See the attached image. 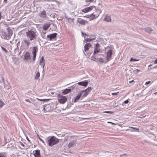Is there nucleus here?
Listing matches in <instances>:
<instances>
[{"label":"nucleus","instance_id":"5fc2aeb1","mask_svg":"<svg viewBox=\"0 0 157 157\" xmlns=\"http://www.w3.org/2000/svg\"><path fill=\"white\" fill-rule=\"evenodd\" d=\"M90 17V16L87 15L85 17H86L87 18H89Z\"/></svg>","mask_w":157,"mask_h":157},{"label":"nucleus","instance_id":"412c9836","mask_svg":"<svg viewBox=\"0 0 157 157\" xmlns=\"http://www.w3.org/2000/svg\"><path fill=\"white\" fill-rule=\"evenodd\" d=\"M71 91V90L70 89H66L62 92V93L64 94H66L70 92Z\"/></svg>","mask_w":157,"mask_h":157},{"label":"nucleus","instance_id":"f03ea898","mask_svg":"<svg viewBox=\"0 0 157 157\" xmlns=\"http://www.w3.org/2000/svg\"><path fill=\"white\" fill-rule=\"evenodd\" d=\"M27 36L30 38V39H36V32L32 30L29 31L26 33Z\"/></svg>","mask_w":157,"mask_h":157},{"label":"nucleus","instance_id":"c85d7f7f","mask_svg":"<svg viewBox=\"0 0 157 157\" xmlns=\"http://www.w3.org/2000/svg\"><path fill=\"white\" fill-rule=\"evenodd\" d=\"M19 147L20 148H21V146L22 147L21 148V149H24V148L25 147V145L21 142H20V144L19 145Z\"/></svg>","mask_w":157,"mask_h":157},{"label":"nucleus","instance_id":"f3484780","mask_svg":"<svg viewBox=\"0 0 157 157\" xmlns=\"http://www.w3.org/2000/svg\"><path fill=\"white\" fill-rule=\"evenodd\" d=\"M56 35L57 34L56 33H54L47 35V37L48 38H50V39H52L55 38L56 36Z\"/></svg>","mask_w":157,"mask_h":157},{"label":"nucleus","instance_id":"c756f323","mask_svg":"<svg viewBox=\"0 0 157 157\" xmlns=\"http://www.w3.org/2000/svg\"><path fill=\"white\" fill-rule=\"evenodd\" d=\"M37 99L39 101L44 102L48 101L50 100L49 99H40L38 98H37Z\"/></svg>","mask_w":157,"mask_h":157},{"label":"nucleus","instance_id":"dca6fc26","mask_svg":"<svg viewBox=\"0 0 157 157\" xmlns=\"http://www.w3.org/2000/svg\"><path fill=\"white\" fill-rule=\"evenodd\" d=\"M78 22L80 24L84 25L86 23H88V22L85 20L79 19L78 20Z\"/></svg>","mask_w":157,"mask_h":157},{"label":"nucleus","instance_id":"2eb2a0df","mask_svg":"<svg viewBox=\"0 0 157 157\" xmlns=\"http://www.w3.org/2000/svg\"><path fill=\"white\" fill-rule=\"evenodd\" d=\"M144 30L146 32L148 33H153V29L149 27L145 28Z\"/></svg>","mask_w":157,"mask_h":157},{"label":"nucleus","instance_id":"4468645a","mask_svg":"<svg viewBox=\"0 0 157 157\" xmlns=\"http://www.w3.org/2000/svg\"><path fill=\"white\" fill-rule=\"evenodd\" d=\"M91 47V45L90 43L86 44L84 46V50L85 52H86L89 50L90 48Z\"/></svg>","mask_w":157,"mask_h":157},{"label":"nucleus","instance_id":"13d9d810","mask_svg":"<svg viewBox=\"0 0 157 157\" xmlns=\"http://www.w3.org/2000/svg\"><path fill=\"white\" fill-rule=\"evenodd\" d=\"M111 124H112V125H113L115 124H114V123H112H112Z\"/></svg>","mask_w":157,"mask_h":157},{"label":"nucleus","instance_id":"69168bd1","mask_svg":"<svg viewBox=\"0 0 157 157\" xmlns=\"http://www.w3.org/2000/svg\"><path fill=\"white\" fill-rule=\"evenodd\" d=\"M90 4V3H89L88 4V5H89Z\"/></svg>","mask_w":157,"mask_h":157},{"label":"nucleus","instance_id":"7ed1b4c3","mask_svg":"<svg viewBox=\"0 0 157 157\" xmlns=\"http://www.w3.org/2000/svg\"><path fill=\"white\" fill-rule=\"evenodd\" d=\"M59 101L60 103L64 104L67 100V98L65 96H61L60 94L58 95Z\"/></svg>","mask_w":157,"mask_h":157},{"label":"nucleus","instance_id":"49530a36","mask_svg":"<svg viewBox=\"0 0 157 157\" xmlns=\"http://www.w3.org/2000/svg\"><path fill=\"white\" fill-rule=\"evenodd\" d=\"M128 102V100H125L124 102V103L125 104H127Z\"/></svg>","mask_w":157,"mask_h":157},{"label":"nucleus","instance_id":"de8ad7c7","mask_svg":"<svg viewBox=\"0 0 157 157\" xmlns=\"http://www.w3.org/2000/svg\"><path fill=\"white\" fill-rule=\"evenodd\" d=\"M135 71L136 72L138 73L140 71V70L138 69H136L135 70Z\"/></svg>","mask_w":157,"mask_h":157},{"label":"nucleus","instance_id":"ddd939ff","mask_svg":"<svg viewBox=\"0 0 157 157\" xmlns=\"http://www.w3.org/2000/svg\"><path fill=\"white\" fill-rule=\"evenodd\" d=\"M24 59L26 60H29L31 59L30 55L29 52H27L25 54L24 56Z\"/></svg>","mask_w":157,"mask_h":157},{"label":"nucleus","instance_id":"3c124183","mask_svg":"<svg viewBox=\"0 0 157 157\" xmlns=\"http://www.w3.org/2000/svg\"><path fill=\"white\" fill-rule=\"evenodd\" d=\"M25 101H27V102H30L29 101V99H25Z\"/></svg>","mask_w":157,"mask_h":157},{"label":"nucleus","instance_id":"e433bc0d","mask_svg":"<svg viewBox=\"0 0 157 157\" xmlns=\"http://www.w3.org/2000/svg\"><path fill=\"white\" fill-rule=\"evenodd\" d=\"M37 138L40 140L41 141L42 143H43L44 144H45V143L44 142V141L41 139L40 138V137H39V136L38 135H37Z\"/></svg>","mask_w":157,"mask_h":157},{"label":"nucleus","instance_id":"8fccbe9b","mask_svg":"<svg viewBox=\"0 0 157 157\" xmlns=\"http://www.w3.org/2000/svg\"><path fill=\"white\" fill-rule=\"evenodd\" d=\"M151 82V81H149L148 82H146L145 83V84H148L149 83H150Z\"/></svg>","mask_w":157,"mask_h":157},{"label":"nucleus","instance_id":"a19ab883","mask_svg":"<svg viewBox=\"0 0 157 157\" xmlns=\"http://www.w3.org/2000/svg\"><path fill=\"white\" fill-rule=\"evenodd\" d=\"M44 61V56H42V57H41V61H40V63H42V62H43V61Z\"/></svg>","mask_w":157,"mask_h":157},{"label":"nucleus","instance_id":"6e6552de","mask_svg":"<svg viewBox=\"0 0 157 157\" xmlns=\"http://www.w3.org/2000/svg\"><path fill=\"white\" fill-rule=\"evenodd\" d=\"M100 51L99 45L98 44H97L95 46V48L94 51V55H96V54L100 52Z\"/></svg>","mask_w":157,"mask_h":157},{"label":"nucleus","instance_id":"0eeeda50","mask_svg":"<svg viewBox=\"0 0 157 157\" xmlns=\"http://www.w3.org/2000/svg\"><path fill=\"white\" fill-rule=\"evenodd\" d=\"M37 48L35 47L33 48L32 51V53L33 55V60L35 61L36 59V54L37 52Z\"/></svg>","mask_w":157,"mask_h":157},{"label":"nucleus","instance_id":"4c0bfd02","mask_svg":"<svg viewBox=\"0 0 157 157\" xmlns=\"http://www.w3.org/2000/svg\"><path fill=\"white\" fill-rule=\"evenodd\" d=\"M1 47L3 51H5V52H6V53L8 52V51L7 50H6V48H4V47H3L2 46H1Z\"/></svg>","mask_w":157,"mask_h":157},{"label":"nucleus","instance_id":"4be33fe9","mask_svg":"<svg viewBox=\"0 0 157 157\" xmlns=\"http://www.w3.org/2000/svg\"><path fill=\"white\" fill-rule=\"evenodd\" d=\"M75 144V141H71L68 145V147L69 148L73 147Z\"/></svg>","mask_w":157,"mask_h":157},{"label":"nucleus","instance_id":"680f3d73","mask_svg":"<svg viewBox=\"0 0 157 157\" xmlns=\"http://www.w3.org/2000/svg\"><path fill=\"white\" fill-rule=\"evenodd\" d=\"M108 123H112V122H108Z\"/></svg>","mask_w":157,"mask_h":157},{"label":"nucleus","instance_id":"20e7f679","mask_svg":"<svg viewBox=\"0 0 157 157\" xmlns=\"http://www.w3.org/2000/svg\"><path fill=\"white\" fill-rule=\"evenodd\" d=\"M112 54V50L111 49H110L107 52L106 56V59L107 61L105 62V63L109 61L111 59V56Z\"/></svg>","mask_w":157,"mask_h":157},{"label":"nucleus","instance_id":"603ef678","mask_svg":"<svg viewBox=\"0 0 157 157\" xmlns=\"http://www.w3.org/2000/svg\"><path fill=\"white\" fill-rule=\"evenodd\" d=\"M134 82V80H132V81H129V82L130 83H132V82Z\"/></svg>","mask_w":157,"mask_h":157},{"label":"nucleus","instance_id":"a18cd8bd","mask_svg":"<svg viewBox=\"0 0 157 157\" xmlns=\"http://www.w3.org/2000/svg\"><path fill=\"white\" fill-rule=\"evenodd\" d=\"M118 93V92H117V93H112V95H116Z\"/></svg>","mask_w":157,"mask_h":157},{"label":"nucleus","instance_id":"9d476101","mask_svg":"<svg viewBox=\"0 0 157 157\" xmlns=\"http://www.w3.org/2000/svg\"><path fill=\"white\" fill-rule=\"evenodd\" d=\"M39 15L42 18H45L47 17L46 13L44 10L40 11Z\"/></svg>","mask_w":157,"mask_h":157},{"label":"nucleus","instance_id":"473e14b6","mask_svg":"<svg viewBox=\"0 0 157 157\" xmlns=\"http://www.w3.org/2000/svg\"><path fill=\"white\" fill-rule=\"evenodd\" d=\"M4 105V103L0 99V108H2Z\"/></svg>","mask_w":157,"mask_h":157},{"label":"nucleus","instance_id":"cd10ccee","mask_svg":"<svg viewBox=\"0 0 157 157\" xmlns=\"http://www.w3.org/2000/svg\"><path fill=\"white\" fill-rule=\"evenodd\" d=\"M40 76V74L39 72H37L35 77V79H38Z\"/></svg>","mask_w":157,"mask_h":157},{"label":"nucleus","instance_id":"f257e3e1","mask_svg":"<svg viewBox=\"0 0 157 157\" xmlns=\"http://www.w3.org/2000/svg\"><path fill=\"white\" fill-rule=\"evenodd\" d=\"M59 142V139L53 136L48 139L47 143L49 146L52 147L54 145L57 144Z\"/></svg>","mask_w":157,"mask_h":157},{"label":"nucleus","instance_id":"f8f14e48","mask_svg":"<svg viewBox=\"0 0 157 157\" xmlns=\"http://www.w3.org/2000/svg\"><path fill=\"white\" fill-rule=\"evenodd\" d=\"M82 93L79 92L78 94L76 96V97L75 98L74 102H76L78 101L79 100V99L80 98L82 95Z\"/></svg>","mask_w":157,"mask_h":157},{"label":"nucleus","instance_id":"72a5a7b5","mask_svg":"<svg viewBox=\"0 0 157 157\" xmlns=\"http://www.w3.org/2000/svg\"><path fill=\"white\" fill-rule=\"evenodd\" d=\"M13 147V145L12 144H9L8 145L7 148H12Z\"/></svg>","mask_w":157,"mask_h":157},{"label":"nucleus","instance_id":"ea45409f","mask_svg":"<svg viewBox=\"0 0 157 157\" xmlns=\"http://www.w3.org/2000/svg\"><path fill=\"white\" fill-rule=\"evenodd\" d=\"M0 157H6L3 153H0Z\"/></svg>","mask_w":157,"mask_h":157},{"label":"nucleus","instance_id":"7c9ffc66","mask_svg":"<svg viewBox=\"0 0 157 157\" xmlns=\"http://www.w3.org/2000/svg\"><path fill=\"white\" fill-rule=\"evenodd\" d=\"M148 136L150 138H151L152 140H154L155 135L153 134L150 133Z\"/></svg>","mask_w":157,"mask_h":157},{"label":"nucleus","instance_id":"0e129e2a","mask_svg":"<svg viewBox=\"0 0 157 157\" xmlns=\"http://www.w3.org/2000/svg\"><path fill=\"white\" fill-rule=\"evenodd\" d=\"M101 55H102V54H100V55H99V56H100Z\"/></svg>","mask_w":157,"mask_h":157},{"label":"nucleus","instance_id":"58836bf2","mask_svg":"<svg viewBox=\"0 0 157 157\" xmlns=\"http://www.w3.org/2000/svg\"><path fill=\"white\" fill-rule=\"evenodd\" d=\"M25 43L27 44V46H28L30 43H29L27 40H24Z\"/></svg>","mask_w":157,"mask_h":157},{"label":"nucleus","instance_id":"39448f33","mask_svg":"<svg viewBox=\"0 0 157 157\" xmlns=\"http://www.w3.org/2000/svg\"><path fill=\"white\" fill-rule=\"evenodd\" d=\"M94 8L95 9H96V8L95 6H91L88 7L84 9H82V11L85 13H86L92 10Z\"/></svg>","mask_w":157,"mask_h":157},{"label":"nucleus","instance_id":"6ab92c4d","mask_svg":"<svg viewBox=\"0 0 157 157\" xmlns=\"http://www.w3.org/2000/svg\"><path fill=\"white\" fill-rule=\"evenodd\" d=\"M104 20L107 22H110L111 21V17L110 16L106 15L105 16Z\"/></svg>","mask_w":157,"mask_h":157},{"label":"nucleus","instance_id":"79ce46f5","mask_svg":"<svg viewBox=\"0 0 157 157\" xmlns=\"http://www.w3.org/2000/svg\"><path fill=\"white\" fill-rule=\"evenodd\" d=\"M41 65L42 66L43 65V69H44V61H43V64L41 63ZM44 71V69L43 70V72Z\"/></svg>","mask_w":157,"mask_h":157},{"label":"nucleus","instance_id":"bb28decb","mask_svg":"<svg viewBox=\"0 0 157 157\" xmlns=\"http://www.w3.org/2000/svg\"><path fill=\"white\" fill-rule=\"evenodd\" d=\"M98 56L96 57V55H93V56H92L91 57L92 59L97 61V60L98 59Z\"/></svg>","mask_w":157,"mask_h":157},{"label":"nucleus","instance_id":"bf43d9fd","mask_svg":"<svg viewBox=\"0 0 157 157\" xmlns=\"http://www.w3.org/2000/svg\"><path fill=\"white\" fill-rule=\"evenodd\" d=\"M90 2H91L93 1V0H89Z\"/></svg>","mask_w":157,"mask_h":157},{"label":"nucleus","instance_id":"f704fd0d","mask_svg":"<svg viewBox=\"0 0 157 157\" xmlns=\"http://www.w3.org/2000/svg\"><path fill=\"white\" fill-rule=\"evenodd\" d=\"M137 61H138V60L137 59H133L132 58H131L130 60V62H133Z\"/></svg>","mask_w":157,"mask_h":157},{"label":"nucleus","instance_id":"864d4df0","mask_svg":"<svg viewBox=\"0 0 157 157\" xmlns=\"http://www.w3.org/2000/svg\"><path fill=\"white\" fill-rule=\"evenodd\" d=\"M153 68H157V65L156 66H154L153 67Z\"/></svg>","mask_w":157,"mask_h":157},{"label":"nucleus","instance_id":"2f4dec72","mask_svg":"<svg viewBox=\"0 0 157 157\" xmlns=\"http://www.w3.org/2000/svg\"><path fill=\"white\" fill-rule=\"evenodd\" d=\"M99 61V62H101L102 63H103V62H104L103 60V59L101 58H99L98 57V59L97 60V61Z\"/></svg>","mask_w":157,"mask_h":157},{"label":"nucleus","instance_id":"b1692460","mask_svg":"<svg viewBox=\"0 0 157 157\" xmlns=\"http://www.w3.org/2000/svg\"><path fill=\"white\" fill-rule=\"evenodd\" d=\"M79 92L82 93L81 94L82 95V98H85L88 95L87 93L85 91L82 92V91H81Z\"/></svg>","mask_w":157,"mask_h":157},{"label":"nucleus","instance_id":"a211bd4d","mask_svg":"<svg viewBox=\"0 0 157 157\" xmlns=\"http://www.w3.org/2000/svg\"><path fill=\"white\" fill-rule=\"evenodd\" d=\"M50 26V24L49 23H46L44 24L43 26V29L45 30H47Z\"/></svg>","mask_w":157,"mask_h":157},{"label":"nucleus","instance_id":"e2e57ef3","mask_svg":"<svg viewBox=\"0 0 157 157\" xmlns=\"http://www.w3.org/2000/svg\"><path fill=\"white\" fill-rule=\"evenodd\" d=\"M151 65H152L150 64V65L148 66V67L151 66Z\"/></svg>","mask_w":157,"mask_h":157},{"label":"nucleus","instance_id":"4d7b16f0","mask_svg":"<svg viewBox=\"0 0 157 157\" xmlns=\"http://www.w3.org/2000/svg\"><path fill=\"white\" fill-rule=\"evenodd\" d=\"M7 0H4V2L5 3H7Z\"/></svg>","mask_w":157,"mask_h":157},{"label":"nucleus","instance_id":"a878e982","mask_svg":"<svg viewBox=\"0 0 157 157\" xmlns=\"http://www.w3.org/2000/svg\"><path fill=\"white\" fill-rule=\"evenodd\" d=\"M7 31L8 33L9 34L8 35H7L8 37H10V36H11L12 34V31L11 29L9 28H7Z\"/></svg>","mask_w":157,"mask_h":157},{"label":"nucleus","instance_id":"09e8293b","mask_svg":"<svg viewBox=\"0 0 157 157\" xmlns=\"http://www.w3.org/2000/svg\"><path fill=\"white\" fill-rule=\"evenodd\" d=\"M154 63L155 64H157V59H156L154 62Z\"/></svg>","mask_w":157,"mask_h":157},{"label":"nucleus","instance_id":"6e6d98bb","mask_svg":"<svg viewBox=\"0 0 157 157\" xmlns=\"http://www.w3.org/2000/svg\"><path fill=\"white\" fill-rule=\"evenodd\" d=\"M86 2H90V0H86Z\"/></svg>","mask_w":157,"mask_h":157},{"label":"nucleus","instance_id":"423d86ee","mask_svg":"<svg viewBox=\"0 0 157 157\" xmlns=\"http://www.w3.org/2000/svg\"><path fill=\"white\" fill-rule=\"evenodd\" d=\"M43 110L44 112L45 113L50 112L51 110L50 106L49 105H44Z\"/></svg>","mask_w":157,"mask_h":157},{"label":"nucleus","instance_id":"9b49d317","mask_svg":"<svg viewBox=\"0 0 157 157\" xmlns=\"http://www.w3.org/2000/svg\"><path fill=\"white\" fill-rule=\"evenodd\" d=\"M88 82L87 81H82L79 82L78 83V84L79 85L83 86L86 87L87 86L88 84Z\"/></svg>","mask_w":157,"mask_h":157},{"label":"nucleus","instance_id":"c03bdc74","mask_svg":"<svg viewBox=\"0 0 157 157\" xmlns=\"http://www.w3.org/2000/svg\"><path fill=\"white\" fill-rule=\"evenodd\" d=\"M130 128L135 129V130H137L138 131H139V128H133V127H130Z\"/></svg>","mask_w":157,"mask_h":157},{"label":"nucleus","instance_id":"5701e85b","mask_svg":"<svg viewBox=\"0 0 157 157\" xmlns=\"http://www.w3.org/2000/svg\"><path fill=\"white\" fill-rule=\"evenodd\" d=\"M82 35L83 36H84V39H94L93 38L90 39V38H89L88 37L89 36L88 35H87L86 33H83L82 32Z\"/></svg>","mask_w":157,"mask_h":157},{"label":"nucleus","instance_id":"052dcab7","mask_svg":"<svg viewBox=\"0 0 157 157\" xmlns=\"http://www.w3.org/2000/svg\"><path fill=\"white\" fill-rule=\"evenodd\" d=\"M54 94V93L53 92H51V94Z\"/></svg>","mask_w":157,"mask_h":157},{"label":"nucleus","instance_id":"37998d69","mask_svg":"<svg viewBox=\"0 0 157 157\" xmlns=\"http://www.w3.org/2000/svg\"><path fill=\"white\" fill-rule=\"evenodd\" d=\"M126 156V154H124L122 155H121L120 156V157H125Z\"/></svg>","mask_w":157,"mask_h":157},{"label":"nucleus","instance_id":"1a4fd4ad","mask_svg":"<svg viewBox=\"0 0 157 157\" xmlns=\"http://www.w3.org/2000/svg\"><path fill=\"white\" fill-rule=\"evenodd\" d=\"M95 9L97 11H98V14H94V13L91 14L90 16L92 17L91 19H93L95 17H98L99 16L100 13L101 12V10L99 9L97 10L96 9Z\"/></svg>","mask_w":157,"mask_h":157},{"label":"nucleus","instance_id":"393cba45","mask_svg":"<svg viewBox=\"0 0 157 157\" xmlns=\"http://www.w3.org/2000/svg\"><path fill=\"white\" fill-rule=\"evenodd\" d=\"M92 90V88L91 87H89L88 88H87L86 89L82 91V92H85V91L88 94V93L89 92L91 91Z\"/></svg>","mask_w":157,"mask_h":157},{"label":"nucleus","instance_id":"c9c22d12","mask_svg":"<svg viewBox=\"0 0 157 157\" xmlns=\"http://www.w3.org/2000/svg\"><path fill=\"white\" fill-rule=\"evenodd\" d=\"M103 113H109L110 114H113V112L112 111H105L103 112Z\"/></svg>","mask_w":157,"mask_h":157},{"label":"nucleus","instance_id":"aec40b11","mask_svg":"<svg viewBox=\"0 0 157 157\" xmlns=\"http://www.w3.org/2000/svg\"><path fill=\"white\" fill-rule=\"evenodd\" d=\"M34 156L35 157H40V153L39 150H36L35 151V153L34 154Z\"/></svg>","mask_w":157,"mask_h":157}]
</instances>
